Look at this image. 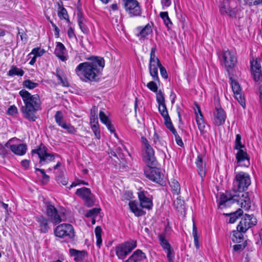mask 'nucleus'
Wrapping results in <instances>:
<instances>
[{"mask_svg":"<svg viewBox=\"0 0 262 262\" xmlns=\"http://www.w3.org/2000/svg\"><path fill=\"white\" fill-rule=\"evenodd\" d=\"M89 59V61L79 64L75 73L83 81H95L105 66V61L103 58L98 56H92Z\"/></svg>","mask_w":262,"mask_h":262,"instance_id":"1","label":"nucleus"},{"mask_svg":"<svg viewBox=\"0 0 262 262\" xmlns=\"http://www.w3.org/2000/svg\"><path fill=\"white\" fill-rule=\"evenodd\" d=\"M24 105L20 111L23 117L30 121H35L37 119L36 113L41 110V101L37 94L32 95L28 91L23 89L19 92Z\"/></svg>","mask_w":262,"mask_h":262,"instance_id":"2","label":"nucleus"},{"mask_svg":"<svg viewBox=\"0 0 262 262\" xmlns=\"http://www.w3.org/2000/svg\"><path fill=\"white\" fill-rule=\"evenodd\" d=\"M237 203L245 210H248L251 206V201L248 192H231L226 191L222 194L219 202L221 209L230 206L234 203Z\"/></svg>","mask_w":262,"mask_h":262,"instance_id":"3","label":"nucleus"},{"mask_svg":"<svg viewBox=\"0 0 262 262\" xmlns=\"http://www.w3.org/2000/svg\"><path fill=\"white\" fill-rule=\"evenodd\" d=\"M251 178L249 173L241 171L235 173L233 182V192H243L251 185Z\"/></svg>","mask_w":262,"mask_h":262,"instance_id":"4","label":"nucleus"},{"mask_svg":"<svg viewBox=\"0 0 262 262\" xmlns=\"http://www.w3.org/2000/svg\"><path fill=\"white\" fill-rule=\"evenodd\" d=\"M137 242L130 240L118 245L115 248L116 254L119 259L124 260L126 256L136 248Z\"/></svg>","mask_w":262,"mask_h":262,"instance_id":"5","label":"nucleus"},{"mask_svg":"<svg viewBox=\"0 0 262 262\" xmlns=\"http://www.w3.org/2000/svg\"><path fill=\"white\" fill-rule=\"evenodd\" d=\"M55 236L60 238L73 239L75 236L74 229L70 224L63 223L57 226L54 229Z\"/></svg>","mask_w":262,"mask_h":262,"instance_id":"6","label":"nucleus"},{"mask_svg":"<svg viewBox=\"0 0 262 262\" xmlns=\"http://www.w3.org/2000/svg\"><path fill=\"white\" fill-rule=\"evenodd\" d=\"M219 54L221 63L227 69H232L237 62L235 52L229 49L222 51Z\"/></svg>","mask_w":262,"mask_h":262,"instance_id":"7","label":"nucleus"},{"mask_svg":"<svg viewBox=\"0 0 262 262\" xmlns=\"http://www.w3.org/2000/svg\"><path fill=\"white\" fill-rule=\"evenodd\" d=\"M141 142L143 146L144 160L148 166L156 165L157 161L155 156V151L148 141L144 137H141Z\"/></svg>","mask_w":262,"mask_h":262,"instance_id":"8","label":"nucleus"},{"mask_svg":"<svg viewBox=\"0 0 262 262\" xmlns=\"http://www.w3.org/2000/svg\"><path fill=\"white\" fill-rule=\"evenodd\" d=\"M238 4V0H223L220 2V12L223 15H227L231 17L235 16Z\"/></svg>","mask_w":262,"mask_h":262,"instance_id":"9","label":"nucleus"},{"mask_svg":"<svg viewBox=\"0 0 262 262\" xmlns=\"http://www.w3.org/2000/svg\"><path fill=\"white\" fill-rule=\"evenodd\" d=\"M156 51V47L155 46L151 49L150 53V59L149 63V71L150 75L152 77V79L156 81H159L158 77V69L160 68V63L159 59L156 57L155 52Z\"/></svg>","mask_w":262,"mask_h":262,"instance_id":"10","label":"nucleus"},{"mask_svg":"<svg viewBox=\"0 0 262 262\" xmlns=\"http://www.w3.org/2000/svg\"><path fill=\"white\" fill-rule=\"evenodd\" d=\"M33 152L37 154L39 158V164L40 166L45 165L53 161L55 159V155L47 152V148L42 144L38 148L33 150Z\"/></svg>","mask_w":262,"mask_h":262,"instance_id":"11","label":"nucleus"},{"mask_svg":"<svg viewBox=\"0 0 262 262\" xmlns=\"http://www.w3.org/2000/svg\"><path fill=\"white\" fill-rule=\"evenodd\" d=\"M153 165L148 166L144 170V173L146 178L153 182L159 184L163 183L164 175L160 170L156 167H152Z\"/></svg>","mask_w":262,"mask_h":262,"instance_id":"12","label":"nucleus"},{"mask_svg":"<svg viewBox=\"0 0 262 262\" xmlns=\"http://www.w3.org/2000/svg\"><path fill=\"white\" fill-rule=\"evenodd\" d=\"M125 9L130 16H140L141 9L137 0H122Z\"/></svg>","mask_w":262,"mask_h":262,"instance_id":"13","label":"nucleus"},{"mask_svg":"<svg viewBox=\"0 0 262 262\" xmlns=\"http://www.w3.org/2000/svg\"><path fill=\"white\" fill-rule=\"evenodd\" d=\"M76 194L83 200L85 205L88 207L94 205V195L92 193L90 189L86 187L77 189Z\"/></svg>","mask_w":262,"mask_h":262,"instance_id":"14","label":"nucleus"},{"mask_svg":"<svg viewBox=\"0 0 262 262\" xmlns=\"http://www.w3.org/2000/svg\"><path fill=\"white\" fill-rule=\"evenodd\" d=\"M256 223L257 220L253 215L246 214L242 218L236 229H239L242 232H246L248 229L252 226L255 225Z\"/></svg>","mask_w":262,"mask_h":262,"instance_id":"15","label":"nucleus"},{"mask_svg":"<svg viewBox=\"0 0 262 262\" xmlns=\"http://www.w3.org/2000/svg\"><path fill=\"white\" fill-rule=\"evenodd\" d=\"M47 214L50 221L53 224H58L62 219L57 209L52 205H48L47 208Z\"/></svg>","mask_w":262,"mask_h":262,"instance_id":"16","label":"nucleus"},{"mask_svg":"<svg viewBox=\"0 0 262 262\" xmlns=\"http://www.w3.org/2000/svg\"><path fill=\"white\" fill-rule=\"evenodd\" d=\"M236 159L238 166L248 167L250 165V156L243 149L238 150Z\"/></svg>","mask_w":262,"mask_h":262,"instance_id":"17","label":"nucleus"},{"mask_svg":"<svg viewBox=\"0 0 262 262\" xmlns=\"http://www.w3.org/2000/svg\"><path fill=\"white\" fill-rule=\"evenodd\" d=\"M140 205L142 208L150 209L152 206V202L150 195L146 191H140L138 192Z\"/></svg>","mask_w":262,"mask_h":262,"instance_id":"18","label":"nucleus"},{"mask_svg":"<svg viewBox=\"0 0 262 262\" xmlns=\"http://www.w3.org/2000/svg\"><path fill=\"white\" fill-rule=\"evenodd\" d=\"M232 89L234 94L235 98L237 99L241 106L245 108L246 106V103L244 97L242 95L241 92L242 90L239 84L236 81H232Z\"/></svg>","mask_w":262,"mask_h":262,"instance_id":"19","label":"nucleus"},{"mask_svg":"<svg viewBox=\"0 0 262 262\" xmlns=\"http://www.w3.org/2000/svg\"><path fill=\"white\" fill-rule=\"evenodd\" d=\"M226 118V113L221 107H216L214 112V123L216 125H223Z\"/></svg>","mask_w":262,"mask_h":262,"instance_id":"20","label":"nucleus"},{"mask_svg":"<svg viewBox=\"0 0 262 262\" xmlns=\"http://www.w3.org/2000/svg\"><path fill=\"white\" fill-rule=\"evenodd\" d=\"M54 54L61 61H64L68 59L67 50L63 43L60 42L57 43Z\"/></svg>","mask_w":262,"mask_h":262,"instance_id":"21","label":"nucleus"},{"mask_svg":"<svg viewBox=\"0 0 262 262\" xmlns=\"http://www.w3.org/2000/svg\"><path fill=\"white\" fill-rule=\"evenodd\" d=\"M146 258L145 254L141 250L137 249L124 262H142Z\"/></svg>","mask_w":262,"mask_h":262,"instance_id":"22","label":"nucleus"},{"mask_svg":"<svg viewBox=\"0 0 262 262\" xmlns=\"http://www.w3.org/2000/svg\"><path fill=\"white\" fill-rule=\"evenodd\" d=\"M197 111H195L196 122L198 127L201 133H203L205 128V123L203 119V115L201 113L200 107L196 105Z\"/></svg>","mask_w":262,"mask_h":262,"instance_id":"23","label":"nucleus"},{"mask_svg":"<svg viewBox=\"0 0 262 262\" xmlns=\"http://www.w3.org/2000/svg\"><path fill=\"white\" fill-rule=\"evenodd\" d=\"M36 220L39 224V231L43 233H47L50 229L48 220L42 216L36 217Z\"/></svg>","mask_w":262,"mask_h":262,"instance_id":"24","label":"nucleus"},{"mask_svg":"<svg viewBox=\"0 0 262 262\" xmlns=\"http://www.w3.org/2000/svg\"><path fill=\"white\" fill-rule=\"evenodd\" d=\"M195 164L198 168L199 174L201 178L205 177L206 174L205 164L203 161V158L201 155H198L195 161Z\"/></svg>","mask_w":262,"mask_h":262,"instance_id":"25","label":"nucleus"},{"mask_svg":"<svg viewBox=\"0 0 262 262\" xmlns=\"http://www.w3.org/2000/svg\"><path fill=\"white\" fill-rule=\"evenodd\" d=\"M11 150L15 155L22 156L26 152L27 146L24 144L11 145Z\"/></svg>","mask_w":262,"mask_h":262,"instance_id":"26","label":"nucleus"},{"mask_svg":"<svg viewBox=\"0 0 262 262\" xmlns=\"http://www.w3.org/2000/svg\"><path fill=\"white\" fill-rule=\"evenodd\" d=\"M69 252L76 262L81 261L84 259L86 253L84 251H79L74 249H70Z\"/></svg>","mask_w":262,"mask_h":262,"instance_id":"27","label":"nucleus"},{"mask_svg":"<svg viewBox=\"0 0 262 262\" xmlns=\"http://www.w3.org/2000/svg\"><path fill=\"white\" fill-rule=\"evenodd\" d=\"M99 116L101 122L106 126L107 129L111 132L114 133L115 132L114 128L111 124L108 117L105 114V113L102 111H100Z\"/></svg>","mask_w":262,"mask_h":262,"instance_id":"28","label":"nucleus"},{"mask_svg":"<svg viewBox=\"0 0 262 262\" xmlns=\"http://www.w3.org/2000/svg\"><path fill=\"white\" fill-rule=\"evenodd\" d=\"M129 207L132 212L137 216L143 215L145 212L138 207L137 203L135 201H130L129 203Z\"/></svg>","mask_w":262,"mask_h":262,"instance_id":"29","label":"nucleus"},{"mask_svg":"<svg viewBox=\"0 0 262 262\" xmlns=\"http://www.w3.org/2000/svg\"><path fill=\"white\" fill-rule=\"evenodd\" d=\"M169 183L173 194L178 195L181 191L180 185L178 181L174 179H171Z\"/></svg>","mask_w":262,"mask_h":262,"instance_id":"30","label":"nucleus"},{"mask_svg":"<svg viewBox=\"0 0 262 262\" xmlns=\"http://www.w3.org/2000/svg\"><path fill=\"white\" fill-rule=\"evenodd\" d=\"M25 72L23 70L18 68L16 66H12L7 73L9 76L13 77L14 76H23Z\"/></svg>","mask_w":262,"mask_h":262,"instance_id":"31","label":"nucleus"},{"mask_svg":"<svg viewBox=\"0 0 262 262\" xmlns=\"http://www.w3.org/2000/svg\"><path fill=\"white\" fill-rule=\"evenodd\" d=\"M11 144L8 142L5 144L0 143V156L5 157L10 153Z\"/></svg>","mask_w":262,"mask_h":262,"instance_id":"32","label":"nucleus"},{"mask_svg":"<svg viewBox=\"0 0 262 262\" xmlns=\"http://www.w3.org/2000/svg\"><path fill=\"white\" fill-rule=\"evenodd\" d=\"M245 232L241 231L239 229H237L236 230L233 231V234L232 236V240L234 243H241L243 240V233Z\"/></svg>","mask_w":262,"mask_h":262,"instance_id":"33","label":"nucleus"},{"mask_svg":"<svg viewBox=\"0 0 262 262\" xmlns=\"http://www.w3.org/2000/svg\"><path fill=\"white\" fill-rule=\"evenodd\" d=\"M160 16L163 19L164 24L166 26L168 30L170 29L172 26V23L169 17L168 12H161L160 13Z\"/></svg>","mask_w":262,"mask_h":262,"instance_id":"34","label":"nucleus"},{"mask_svg":"<svg viewBox=\"0 0 262 262\" xmlns=\"http://www.w3.org/2000/svg\"><path fill=\"white\" fill-rule=\"evenodd\" d=\"M158 238L160 242L161 246L165 251L171 249V247L166 239L164 234H159L158 235Z\"/></svg>","mask_w":262,"mask_h":262,"instance_id":"35","label":"nucleus"},{"mask_svg":"<svg viewBox=\"0 0 262 262\" xmlns=\"http://www.w3.org/2000/svg\"><path fill=\"white\" fill-rule=\"evenodd\" d=\"M152 141L157 149H159L160 146H164V142L162 141L161 137L156 133L155 132L152 137Z\"/></svg>","mask_w":262,"mask_h":262,"instance_id":"36","label":"nucleus"},{"mask_svg":"<svg viewBox=\"0 0 262 262\" xmlns=\"http://www.w3.org/2000/svg\"><path fill=\"white\" fill-rule=\"evenodd\" d=\"M138 29L140 31L139 35L141 37H146V36L150 34L152 32L151 26L149 24L146 25L143 28H142V27H139Z\"/></svg>","mask_w":262,"mask_h":262,"instance_id":"37","label":"nucleus"},{"mask_svg":"<svg viewBox=\"0 0 262 262\" xmlns=\"http://www.w3.org/2000/svg\"><path fill=\"white\" fill-rule=\"evenodd\" d=\"M101 233V228L100 226H97L95 229V233L96 238V245L99 248H100L102 245Z\"/></svg>","mask_w":262,"mask_h":262,"instance_id":"38","label":"nucleus"},{"mask_svg":"<svg viewBox=\"0 0 262 262\" xmlns=\"http://www.w3.org/2000/svg\"><path fill=\"white\" fill-rule=\"evenodd\" d=\"M56 75L57 77V79L59 81H60V83L63 86H69V82L67 81V79L66 78H63L61 76V71L60 69H57L56 70Z\"/></svg>","mask_w":262,"mask_h":262,"instance_id":"39","label":"nucleus"},{"mask_svg":"<svg viewBox=\"0 0 262 262\" xmlns=\"http://www.w3.org/2000/svg\"><path fill=\"white\" fill-rule=\"evenodd\" d=\"M243 213V211L242 209H238L235 212L230 214V217L229 218V222L230 223H234L239 216L242 215Z\"/></svg>","mask_w":262,"mask_h":262,"instance_id":"40","label":"nucleus"},{"mask_svg":"<svg viewBox=\"0 0 262 262\" xmlns=\"http://www.w3.org/2000/svg\"><path fill=\"white\" fill-rule=\"evenodd\" d=\"M54 117L56 122L61 127L66 122L63 120V115L61 111H57Z\"/></svg>","mask_w":262,"mask_h":262,"instance_id":"41","label":"nucleus"},{"mask_svg":"<svg viewBox=\"0 0 262 262\" xmlns=\"http://www.w3.org/2000/svg\"><path fill=\"white\" fill-rule=\"evenodd\" d=\"M164 124L166 127L168 128L172 133V134H176L177 131L173 126L170 117L168 116L166 118H164Z\"/></svg>","mask_w":262,"mask_h":262,"instance_id":"42","label":"nucleus"},{"mask_svg":"<svg viewBox=\"0 0 262 262\" xmlns=\"http://www.w3.org/2000/svg\"><path fill=\"white\" fill-rule=\"evenodd\" d=\"M250 62L251 71H261L260 63L257 59H253Z\"/></svg>","mask_w":262,"mask_h":262,"instance_id":"43","label":"nucleus"},{"mask_svg":"<svg viewBox=\"0 0 262 262\" xmlns=\"http://www.w3.org/2000/svg\"><path fill=\"white\" fill-rule=\"evenodd\" d=\"M158 110L160 114L163 117V118L169 116L166 106L165 103L159 104Z\"/></svg>","mask_w":262,"mask_h":262,"instance_id":"44","label":"nucleus"},{"mask_svg":"<svg viewBox=\"0 0 262 262\" xmlns=\"http://www.w3.org/2000/svg\"><path fill=\"white\" fill-rule=\"evenodd\" d=\"M38 85V84L37 83L34 82L29 79H27L23 81L24 87L29 90H32L36 88Z\"/></svg>","mask_w":262,"mask_h":262,"instance_id":"45","label":"nucleus"},{"mask_svg":"<svg viewBox=\"0 0 262 262\" xmlns=\"http://www.w3.org/2000/svg\"><path fill=\"white\" fill-rule=\"evenodd\" d=\"M100 209L97 208H94L88 211L85 214L87 217H97L99 213Z\"/></svg>","mask_w":262,"mask_h":262,"instance_id":"46","label":"nucleus"},{"mask_svg":"<svg viewBox=\"0 0 262 262\" xmlns=\"http://www.w3.org/2000/svg\"><path fill=\"white\" fill-rule=\"evenodd\" d=\"M60 9L58 12V16L60 19H67L68 17V15L66 9L63 7H59Z\"/></svg>","mask_w":262,"mask_h":262,"instance_id":"47","label":"nucleus"},{"mask_svg":"<svg viewBox=\"0 0 262 262\" xmlns=\"http://www.w3.org/2000/svg\"><path fill=\"white\" fill-rule=\"evenodd\" d=\"M45 53V50L43 49H41L39 48H35L33 49L31 52L28 54V56L33 54L35 57H40L42 56Z\"/></svg>","mask_w":262,"mask_h":262,"instance_id":"48","label":"nucleus"},{"mask_svg":"<svg viewBox=\"0 0 262 262\" xmlns=\"http://www.w3.org/2000/svg\"><path fill=\"white\" fill-rule=\"evenodd\" d=\"M244 147L241 142V136L239 134L236 135V138L235 141V149L237 150L242 149V148Z\"/></svg>","mask_w":262,"mask_h":262,"instance_id":"49","label":"nucleus"},{"mask_svg":"<svg viewBox=\"0 0 262 262\" xmlns=\"http://www.w3.org/2000/svg\"><path fill=\"white\" fill-rule=\"evenodd\" d=\"M156 93V100L158 104L165 103L164 95L163 92L161 90H159Z\"/></svg>","mask_w":262,"mask_h":262,"instance_id":"50","label":"nucleus"},{"mask_svg":"<svg viewBox=\"0 0 262 262\" xmlns=\"http://www.w3.org/2000/svg\"><path fill=\"white\" fill-rule=\"evenodd\" d=\"M61 127L66 129L70 134H75L76 132L75 128L73 126L66 122L61 126Z\"/></svg>","mask_w":262,"mask_h":262,"instance_id":"51","label":"nucleus"},{"mask_svg":"<svg viewBox=\"0 0 262 262\" xmlns=\"http://www.w3.org/2000/svg\"><path fill=\"white\" fill-rule=\"evenodd\" d=\"M251 74L255 81H259L262 79L261 71H251Z\"/></svg>","mask_w":262,"mask_h":262,"instance_id":"52","label":"nucleus"},{"mask_svg":"<svg viewBox=\"0 0 262 262\" xmlns=\"http://www.w3.org/2000/svg\"><path fill=\"white\" fill-rule=\"evenodd\" d=\"M147 87L153 92H158V86L156 83V81H151L148 82L147 85Z\"/></svg>","mask_w":262,"mask_h":262,"instance_id":"53","label":"nucleus"},{"mask_svg":"<svg viewBox=\"0 0 262 262\" xmlns=\"http://www.w3.org/2000/svg\"><path fill=\"white\" fill-rule=\"evenodd\" d=\"M167 255V258L168 262H174V254L173 250L171 249L165 251Z\"/></svg>","mask_w":262,"mask_h":262,"instance_id":"54","label":"nucleus"},{"mask_svg":"<svg viewBox=\"0 0 262 262\" xmlns=\"http://www.w3.org/2000/svg\"><path fill=\"white\" fill-rule=\"evenodd\" d=\"M246 246V242H245L244 243L241 244L234 245L233 246V250L236 252H241L245 249Z\"/></svg>","mask_w":262,"mask_h":262,"instance_id":"55","label":"nucleus"},{"mask_svg":"<svg viewBox=\"0 0 262 262\" xmlns=\"http://www.w3.org/2000/svg\"><path fill=\"white\" fill-rule=\"evenodd\" d=\"M67 34L70 39H75L77 40V37L75 34L74 30L72 27L69 28Z\"/></svg>","mask_w":262,"mask_h":262,"instance_id":"56","label":"nucleus"},{"mask_svg":"<svg viewBox=\"0 0 262 262\" xmlns=\"http://www.w3.org/2000/svg\"><path fill=\"white\" fill-rule=\"evenodd\" d=\"M35 171H40L42 174V177L43 178V180L46 182H48L50 179V177L49 176L46 174L45 170L43 169H40L38 168L35 167Z\"/></svg>","mask_w":262,"mask_h":262,"instance_id":"57","label":"nucleus"},{"mask_svg":"<svg viewBox=\"0 0 262 262\" xmlns=\"http://www.w3.org/2000/svg\"><path fill=\"white\" fill-rule=\"evenodd\" d=\"M160 72L161 76L164 78L166 79L168 77V74L165 68L161 64H160Z\"/></svg>","mask_w":262,"mask_h":262,"instance_id":"58","label":"nucleus"},{"mask_svg":"<svg viewBox=\"0 0 262 262\" xmlns=\"http://www.w3.org/2000/svg\"><path fill=\"white\" fill-rule=\"evenodd\" d=\"M246 4L249 6L257 5L262 3V0H244Z\"/></svg>","mask_w":262,"mask_h":262,"instance_id":"59","label":"nucleus"},{"mask_svg":"<svg viewBox=\"0 0 262 262\" xmlns=\"http://www.w3.org/2000/svg\"><path fill=\"white\" fill-rule=\"evenodd\" d=\"M92 130H93L96 138L98 139H100L101 136H100V132L99 129V126L96 127L94 126L93 128H92Z\"/></svg>","mask_w":262,"mask_h":262,"instance_id":"60","label":"nucleus"},{"mask_svg":"<svg viewBox=\"0 0 262 262\" xmlns=\"http://www.w3.org/2000/svg\"><path fill=\"white\" fill-rule=\"evenodd\" d=\"M90 124L91 128H92L94 126L96 127L99 126L97 117H90Z\"/></svg>","mask_w":262,"mask_h":262,"instance_id":"61","label":"nucleus"},{"mask_svg":"<svg viewBox=\"0 0 262 262\" xmlns=\"http://www.w3.org/2000/svg\"><path fill=\"white\" fill-rule=\"evenodd\" d=\"M175 137V140L178 145H179L181 147H182L184 145L183 141L181 139V138L179 136V135L178 134L177 132H176V134H173Z\"/></svg>","mask_w":262,"mask_h":262,"instance_id":"62","label":"nucleus"},{"mask_svg":"<svg viewBox=\"0 0 262 262\" xmlns=\"http://www.w3.org/2000/svg\"><path fill=\"white\" fill-rule=\"evenodd\" d=\"M17 108L14 105L11 106L8 108V111H7V113L10 115H15V114H17Z\"/></svg>","mask_w":262,"mask_h":262,"instance_id":"63","label":"nucleus"},{"mask_svg":"<svg viewBox=\"0 0 262 262\" xmlns=\"http://www.w3.org/2000/svg\"><path fill=\"white\" fill-rule=\"evenodd\" d=\"M171 0H161V4L163 9L169 7L171 5Z\"/></svg>","mask_w":262,"mask_h":262,"instance_id":"64","label":"nucleus"}]
</instances>
